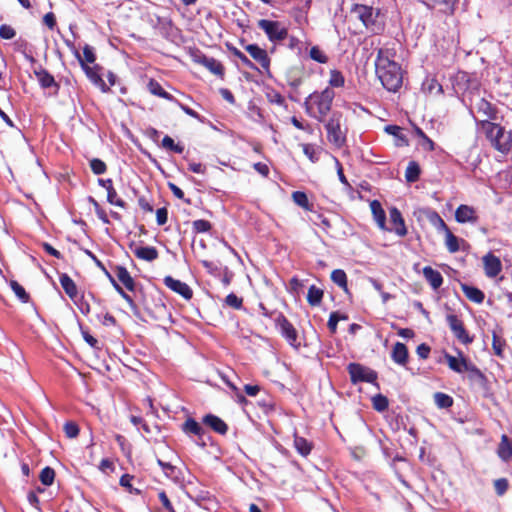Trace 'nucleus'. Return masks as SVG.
<instances>
[{"label": "nucleus", "instance_id": "nucleus-1", "mask_svg": "<svg viewBox=\"0 0 512 512\" xmlns=\"http://www.w3.org/2000/svg\"><path fill=\"white\" fill-rule=\"evenodd\" d=\"M394 57L393 49L380 48L375 61L376 74L384 88L390 92H397L403 83L402 69Z\"/></svg>", "mask_w": 512, "mask_h": 512}, {"label": "nucleus", "instance_id": "nucleus-2", "mask_svg": "<svg viewBox=\"0 0 512 512\" xmlns=\"http://www.w3.org/2000/svg\"><path fill=\"white\" fill-rule=\"evenodd\" d=\"M479 129L484 133L490 146L502 155L512 149V132L504 126L488 120L479 121Z\"/></svg>", "mask_w": 512, "mask_h": 512}, {"label": "nucleus", "instance_id": "nucleus-3", "mask_svg": "<svg viewBox=\"0 0 512 512\" xmlns=\"http://www.w3.org/2000/svg\"><path fill=\"white\" fill-rule=\"evenodd\" d=\"M354 14L365 26V28L373 34H380L385 29V17L379 8L372 6L355 4L351 9Z\"/></svg>", "mask_w": 512, "mask_h": 512}, {"label": "nucleus", "instance_id": "nucleus-4", "mask_svg": "<svg viewBox=\"0 0 512 512\" xmlns=\"http://www.w3.org/2000/svg\"><path fill=\"white\" fill-rule=\"evenodd\" d=\"M335 92L327 87L321 92H314L305 101L307 113L317 119H322L331 110Z\"/></svg>", "mask_w": 512, "mask_h": 512}, {"label": "nucleus", "instance_id": "nucleus-5", "mask_svg": "<svg viewBox=\"0 0 512 512\" xmlns=\"http://www.w3.org/2000/svg\"><path fill=\"white\" fill-rule=\"evenodd\" d=\"M470 112L479 126L480 120H494L497 117V109L480 95H473L470 99Z\"/></svg>", "mask_w": 512, "mask_h": 512}, {"label": "nucleus", "instance_id": "nucleus-6", "mask_svg": "<svg viewBox=\"0 0 512 512\" xmlns=\"http://www.w3.org/2000/svg\"><path fill=\"white\" fill-rule=\"evenodd\" d=\"M460 358L445 353L444 358L447 362L448 367L457 373L468 372L470 379H483V373L471 362H469L461 352H459Z\"/></svg>", "mask_w": 512, "mask_h": 512}, {"label": "nucleus", "instance_id": "nucleus-7", "mask_svg": "<svg viewBox=\"0 0 512 512\" xmlns=\"http://www.w3.org/2000/svg\"><path fill=\"white\" fill-rule=\"evenodd\" d=\"M327 139L336 148H342L346 143V131L342 129L341 114L333 113L325 125Z\"/></svg>", "mask_w": 512, "mask_h": 512}, {"label": "nucleus", "instance_id": "nucleus-8", "mask_svg": "<svg viewBox=\"0 0 512 512\" xmlns=\"http://www.w3.org/2000/svg\"><path fill=\"white\" fill-rule=\"evenodd\" d=\"M258 27L264 31L271 42L282 41L288 35V30L279 21L260 19L258 21Z\"/></svg>", "mask_w": 512, "mask_h": 512}, {"label": "nucleus", "instance_id": "nucleus-9", "mask_svg": "<svg viewBox=\"0 0 512 512\" xmlns=\"http://www.w3.org/2000/svg\"><path fill=\"white\" fill-rule=\"evenodd\" d=\"M352 383L366 382L374 383L377 380V373L359 363H350L347 367Z\"/></svg>", "mask_w": 512, "mask_h": 512}, {"label": "nucleus", "instance_id": "nucleus-10", "mask_svg": "<svg viewBox=\"0 0 512 512\" xmlns=\"http://www.w3.org/2000/svg\"><path fill=\"white\" fill-rule=\"evenodd\" d=\"M446 321L449 325L450 330L454 334V336L463 344H470L473 341V337L469 335L467 330L464 327V324L461 319L455 314H448L446 316Z\"/></svg>", "mask_w": 512, "mask_h": 512}, {"label": "nucleus", "instance_id": "nucleus-11", "mask_svg": "<svg viewBox=\"0 0 512 512\" xmlns=\"http://www.w3.org/2000/svg\"><path fill=\"white\" fill-rule=\"evenodd\" d=\"M245 50L265 73H270V57L265 49L257 44H249L245 46Z\"/></svg>", "mask_w": 512, "mask_h": 512}, {"label": "nucleus", "instance_id": "nucleus-12", "mask_svg": "<svg viewBox=\"0 0 512 512\" xmlns=\"http://www.w3.org/2000/svg\"><path fill=\"white\" fill-rule=\"evenodd\" d=\"M276 327L279 328L281 335L287 340V342L295 346L297 343L298 334L294 326L289 320L282 314L279 313L275 319Z\"/></svg>", "mask_w": 512, "mask_h": 512}, {"label": "nucleus", "instance_id": "nucleus-13", "mask_svg": "<svg viewBox=\"0 0 512 512\" xmlns=\"http://www.w3.org/2000/svg\"><path fill=\"white\" fill-rule=\"evenodd\" d=\"M83 71L85 72L87 78L97 86L102 92L107 93L110 91V87L106 85L105 81L102 79L101 71L102 67L98 64H93V66L82 63Z\"/></svg>", "mask_w": 512, "mask_h": 512}, {"label": "nucleus", "instance_id": "nucleus-14", "mask_svg": "<svg viewBox=\"0 0 512 512\" xmlns=\"http://www.w3.org/2000/svg\"><path fill=\"white\" fill-rule=\"evenodd\" d=\"M34 74L41 88H53L54 94H58L60 90V85L58 82H56L54 76L47 69L43 68L42 66H39L38 68L34 69Z\"/></svg>", "mask_w": 512, "mask_h": 512}, {"label": "nucleus", "instance_id": "nucleus-15", "mask_svg": "<svg viewBox=\"0 0 512 512\" xmlns=\"http://www.w3.org/2000/svg\"><path fill=\"white\" fill-rule=\"evenodd\" d=\"M163 283L170 290L179 294L186 300H190L193 296L192 289L186 283H183L180 280H176L172 276H165L163 279Z\"/></svg>", "mask_w": 512, "mask_h": 512}, {"label": "nucleus", "instance_id": "nucleus-16", "mask_svg": "<svg viewBox=\"0 0 512 512\" xmlns=\"http://www.w3.org/2000/svg\"><path fill=\"white\" fill-rule=\"evenodd\" d=\"M98 184L105 188L107 191V202L111 205L120 207V208H126V202L119 197L114 185L112 179H98Z\"/></svg>", "mask_w": 512, "mask_h": 512}, {"label": "nucleus", "instance_id": "nucleus-17", "mask_svg": "<svg viewBox=\"0 0 512 512\" xmlns=\"http://www.w3.org/2000/svg\"><path fill=\"white\" fill-rule=\"evenodd\" d=\"M485 274L489 278L496 277L502 270L500 259L492 253H488L483 257Z\"/></svg>", "mask_w": 512, "mask_h": 512}, {"label": "nucleus", "instance_id": "nucleus-18", "mask_svg": "<svg viewBox=\"0 0 512 512\" xmlns=\"http://www.w3.org/2000/svg\"><path fill=\"white\" fill-rule=\"evenodd\" d=\"M389 216L392 225L389 230L394 231L398 236L404 237L407 234V229L401 212L396 207H392Z\"/></svg>", "mask_w": 512, "mask_h": 512}, {"label": "nucleus", "instance_id": "nucleus-19", "mask_svg": "<svg viewBox=\"0 0 512 512\" xmlns=\"http://www.w3.org/2000/svg\"><path fill=\"white\" fill-rule=\"evenodd\" d=\"M391 358L396 364L405 367L409 358L406 345L401 342L395 343L391 351Z\"/></svg>", "mask_w": 512, "mask_h": 512}, {"label": "nucleus", "instance_id": "nucleus-20", "mask_svg": "<svg viewBox=\"0 0 512 512\" xmlns=\"http://www.w3.org/2000/svg\"><path fill=\"white\" fill-rule=\"evenodd\" d=\"M455 219L459 223L476 222V211L468 205H460L455 211Z\"/></svg>", "mask_w": 512, "mask_h": 512}, {"label": "nucleus", "instance_id": "nucleus-21", "mask_svg": "<svg viewBox=\"0 0 512 512\" xmlns=\"http://www.w3.org/2000/svg\"><path fill=\"white\" fill-rule=\"evenodd\" d=\"M370 209L375 222L381 230H387L386 227V213L378 200H373L370 203Z\"/></svg>", "mask_w": 512, "mask_h": 512}, {"label": "nucleus", "instance_id": "nucleus-22", "mask_svg": "<svg viewBox=\"0 0 512 512\" xmlns=\"http://www.w3.org/2000/svg\"><path fill=\"white\" fill-rule=\"evenodd\" d=\"M183 431L187 434H193L197 436L203 442V445H205L204 437L206 436V432L201 424L198 423L195 419L188 418L183 424Z\"/></svg>", "mask_w": 512, "mask_h": 512}, {"label": "nucleus", "instance_id": "nucleus-23", "mask_svg": "<svg viewBox=\"0 0 512 512\" xmlns=\"http://www.w3.org/2000/svg\"><path fill=\"white\" fill-rule=\"evenodd\" d=\"M423 276L434 290H437L443 284V277L441 273L430 266H425L423 268Z\"/></svg>", "mask_w": 512, "mask_h": 512}, {"label": "nucleus", "instance_id": "nucleus-24", "mask_svg": "<svg viewBox=\"0 0 512 512\" xmlns=\"http://www.w3.org/2000/svg\"><path fill=\"white\" fill-rule=\"evenodd\" d=\"M59 282L64 292L71 300L75 299L79 295L74 280L68 274L62 273L59 276Z\"/></svg>", "mask_w": 512, "mask_h": 512}, {"label": "nucleus", "instance_id": "nucleus-25", "mask_svg": "<svg viewBox=\"0 0 512 512\" xmlns=\"http://www.w3.org/2000/svg\"><path fill=\"white\" fill-rule=\"evenodd\" d=\"M134 255L141 260L152 262L159 256L158 250L153 246H139L133 250Z\"/></svg>", "mask_w": 512, "mask_h": 512}, {"label": "nucleus", "instance_id": "nucleus-26", "mask_svg": "<svg viewBox=\"0 0 512 512\" xmlns=\"http://www.w3.org/2000/svg\"><path fill=\"white\" fill-rule=\"evenodd\" d=\"M114 272L119 282H121L125 288L129 291L135 290V281L130 275L129 271L124 266H116Z\"/></svg>", "mask_w": 512, "mask_h": 512}, {"label": "nucleus", "instance_id": "nucleus-27", "mask_svg": "<svg viewBox=\"0 0 512 512\" xmlns=\"http://www.w3.org/2000/svg\"><path fill=\"white\" fill-rule=\"evenodd\" d=\"M456 0H425L426 5L431 9H437L439 12L451 14L454 11Z\"/></svg>", "mask_w": 512, "mask_h": 512}, {"label": "nucleus", "instance_id": "nucleus-28", "mask_svg": "<svg viewBox=\"0 0 512 512\" xmlns=\"http://www.w3.org/2000/svg\"><path fill=\"white\" fill-rule=\"evenodd\" d=\"M461 289H462V292L464 293V295L470 301L477 303V304H481L484 301L485 295L480 289H478L474 286L467 285V284H462Z\"/></svg>", "mask_w": 512, "mask_h": 512}, {"label": "nucleus", "instance_id": "nucleus-29", "mask_svg": "<svg viewBox=\"0 0 512 512\" xmlns=\"http://www.w3.org/2000/svg\"><path fill=\"white\" fill-rule=\"evenodd\" d=\"M202 423L211 428L214 432L221 435L224 434V421L221 418L213 414H207L203 417Z\"/></svg>", "mask_w": 512, "mask_h": 512}, {"label": "nucleus", "instance_id": "nucleus-30", "mask_svg": "<svg viewBox=\"0 0 512 512\" xmlns=\"http://www.w3.org/2000/svg\"><path fill=\"white\" fill-rule=\"evenodd\" d=\"M506 346V341L502 337V329L493 330L492 332V348L494 351V354L498 357H503L504 349Z\"/></svg>", "mask_w": 512, "mask_h": 512}, {"label": "nucleus", "instance_id": "nucleus-31", "mask_svg": "<svg viewBox=\"0 0 512 512\" xmlns=\"http://www.w3.org/2000/svg\"><path fill=\"white\" fill-rule=\"evenodd\" d=\"M497 453L503 461H508L512 457V442L505 434L501 436V441L498 446Z\"/></svg>", "mask_w": 512, "mask_h": 512}, {"label": "nucleus", "instance_id": "nucleus-32", "mask_svg": "<svg viewBox=\"0 0 512 512\" xmlns=\"http://www.w3.org/2000/svg\"><path fill=\"white\" fill-rule=\"evenodd\" d=\"M13 45L14 50L16 52L21 53L27 61H29L32 64L36 62V59L33 56L32 51L30 49V45L26 40L19 38L14 42Z\"/></svg>", "mask_w": 512, "mask_h": 512}, {"label": "nucleus", "instance_id": "nucleus-33", "mask_svg": "<svg viewBox=\"0 0 512 512\" xmlns=\"http://www.w3.org/2000/svg\"><path fill=\"white\" fill-rule=\"evenodd\" d=\"M147 88L149 90V92L155 96H158L160 98H163V99H166L168 101H173L175 100L173 95H171L170 93L166 92L163 87L161 86V84L151 78L148 82V85H147Z\"/></svg>", "mask_w": 512, "mask_h": 512}, {"label": "nucleus", "instance_id": "nucleus-34", "mask_svg": "<svg viewBox=\"0 0 512 512\" xmlns=\"http://www.w3.org/2000/svg\"><path fill=\"white\" fill-rule=\"evenodd\" d=\"M294 447L300 455L306 457L311 453L312 448H313V443L308 441L304 437L295 435L294 436Z\"/></svg>", "mask_w": 512, "mask_h": 512}, {"label": "nucleus", "instance_id": "nucleus-35", "mask_svg": "<svg viewBox=\"0 0 512 512\" xmlns=\"http://www.w3.org/2000/svg\"><path fill=\"white\" fill-rule=\"evenodd\" d=\"M331 280L340 287L345 293H349L347 274L342 269H335L331 272Z\"/></svg>", "mask_w": 512, "mask_h": 512}, {"label": "nucleus", "instance_id": "nucleus-36", "mask_svg": "<svg viewBox=\"0 0 512 512\" xmlns=\"http://www.w3.org/2000/svg\"><path fill=\"white\" fill-rule=\"evenodd\" d=\"M157 464L162 468L166 477L172 479L175 482L179 481L181 473L176 466L172 465L170 462H164L161 459H157Z\"/></svg>", "mask_w": 512, "mask_h": 512}, {"label": "nucleus", "instance_id": "nucleus-37", "mask_svg": "<svg viewBox=\"0 0 512 512\" xmlns=\"http://www.w3.org/2000/svg\"><path fill=\"white\" fill-rule=\"evenodd\" d=\"M75 56L78 59L80 66L82 67V63L84 64H95L96 55L94 52V48L88 44L83 47V57L79 54L78 51L75 52Z\"/></svg>", "mask_w": 512, "mask_h": 512}, {"label": "nucleus", "instance_id": "nucleus-38", "mask_svg": "<svg viewBox=\"0 0 512 512\" xmlns=\"http://www.w3.org/2000/svg\"><path fill=\"white\" fill-rule=\"evenodd\" d=\"M300 146L302 147V151L305 154V156L312 163H316L319 161L320 155L322 152L321 148L317 147L314 144H310V143H302Z\"/></svg>", "mask_w": 512, "mask_h": 512}, {"label": "nucleus", "instance_id": "nucleus-39", "mask_svg": "<svg viewBox=\"0 0 512 512\" xmlns=\"http://www.w3.org/2000/svg\"><path fill=\"white\" fill-rule=\"evenodd\" d=\"M323 296L324 291L321 288L311 285L307 293V302L313 307L319 306L322 302Z\"/></svg>", "mask_w": 512, "mask_h": 512}, {"label": "nucleus", "instance_id": "nucleus-40", "mask_svg": "<svg viewBox=\"0 0 512 512\" xmlns=\"http://www.w3.org/2000/svg\"><path fill=\"white\" fill-rule=\"evenodd\" d=\"M89 299H94V295L92 293H89L87 296H85L84 294L78 295L72 301L78 307V309L83 315H88L91 311Z\"/></svg>", "mask_w": 512, "mask_h": 512}, {"label": "nucleus", "instance_id": "nucleus-41", "mask_svg": "<svg viewBox=\"0 0 512 512\" xmlns=\"http://www.w3.org/2000/svg\"><path fill=\"white\" fill-rule=\"evenodd\" d=\"M421 169L416 161H410L405 171L406 181L409 183L416 182L420 177Z\"/></svg>", "mask_w": 512, "mask_h": 512}, {"label": "nucleus", "instance_id": "nucleus-42", "mask_svg": "<svg viewBox=\"0 0 512 512\" xmlns=\"http://www.w3.org/2000/svg\"><path fill=\"white\" fill-rule=\"evenodd\" d=\"M10 287L22 303H28L30 301V295L16 280L10 281Z\"/></svg>", "mask_w": 512, "mask_h": 512}, {"label": "nucleus", "instance_id": "nucleus-43", "mask_svg": "<svg viewBox=\"0 0 512 512\" xmlns=\"http://www.w3.org/2000/svg\"><path fill=\"white\" fill-rule=\"evenodd\" d=\"M226 306H229L236 310H245L243 307V297L237 295L234 292L229 293L226 295Z\"/></svg>", "mask_w": 512, "mask_h": 512}, {"label": "nucleus", "instance_id": "nucleus-44", "mask_svg": "<svg viewBox=\"0 0 512 512\" xmlns=\"http://www.w3.org/2000/svg\"><path fill=\"white\" fill-rule=\"evenodd\" d=\"M434 401L439 408H449L453 405V398L448 394L437 392L434 394Z\"/></svg>", "mask_w": 512, "mask_h": 512}, {"label": "nucleus", "instance_id": "nucleus-45", "mask_svg": "<svg viewBox=\"0 0 512 512\" xmlns=\"http://www.w3.org/2000/svg\"><path fill=\"white\" fill-rule=\"evenodd\" d=\"M39 479L45 486L52 485L55 479L54 469L49 466L44 467L40 472Z\"/></svg>", "mask_w": 512, "mask_h": 512}, {"label": "nucleus", "instance_id": "nucleus-46", "mask_svg": "<svg viewBox=\"0 0 512 512\" xmlns=\"http://www.w3.org/2000/svg\"><path fill=\"white\" fill-rule=\"evenodd\" d=\"M445 244L451 253H455L459 250L458 238L450 231V229L445 231Z\"/></svg>", "mask_w": 512, "mask_h": 512}, {"label": "nucleus", "instance_id": "nucleus-47", "mask_svg": "<svg viewBox=\"0 0 512 512\" xmlns=\"http://www.w3.org/2000/svg\"><path fill=\"white\" fill-rule=\"evenodd\" d=\"M345 84V78L343 74L336 69L330 71L329 85L332 88H340Z\"/></svg>", "mask_w": 512, "mask_h": 512}, {"label": "nucleus", "instance_id": "nucleus-48", "mask_svg": "<svg viewBox=\"0 0 512 512\" xmlns=\"http://www.w3.org/2000/svg\"><path fill=\"white\" fill-rule=\"evenodd\" d=\"M348 316L345 314H339L338 312H332L329 316L327 326L332 334L336 333L337 325L340 320H347Z\"/></svg>", "mask_w": 512, "mask_h": 512}, {"label": "nucleus", "instance_id": "nucleus-49", "mask_svg": "<svg viewBox=\"0 0 512 512\" xmlns=\"http://www.w3.org/2000/svg\"><path fill=\"white\" fill-rule=\"evenodd\" d=\"M373 408L378 412H383L388 408L389 402L386 396L377 394L372 398Z\"/></svg>", "mask_w": 512, "mask_h": 512}, {"label": "nucleus", "instance_id": "nucleus-50", "mask_svg": "<svg viewBox=\"0 0 512 512\" xmlns=\"http://www.w3.org/2000/svg\"><path fill=\"white\" fill-rule=\"evenodd\" d=\"M292 199L298 206L306 210H311L306 193L302 191H295L292 193Z\"/></svg>", "mask_w": 512, "mask_h": 512}, {"label": "nucleus", "instance_id": "nucleus-51", "mask_svg": "<svg viewBox=\"0 0 512 512\" xmlns=\"http://www.w3.org/2000/svg\"><path fill=\"white\" fill-rule=\"evenodd\" d=\"M133 479V476L130 475V474H123L120 478V481H119V484L126 488V490L130 493V494H136V495H139L141 493V491L135 487H133V485L131 484V481Z\"/></svg>", "mask_w": 512, "mask_h": 512}, {"label": "nucleus", "instance_id": "nucleus-52", "mask_svg": "<svg viewBox=\"0 0 512 512\" xmlns=\"http://www.w3.org/2000/svg\"><path fill=\"white\" fill-rule=\"evenodd\" d=\"M162 146L178 154H181L184 151V146L176 144L174 140L168 135L164 136V138L162 139Z\"/></svg>", "mask_w": 512, "mask_h": 512}, {"label": "nucleus", "instance_id": "nucleus-53", "mask_svg": "<svg viewBox=\"0 0 512 512\" xmlns=\"http://www.w3.org/2000/svg\"><path fill=\"white\" fill-rule=\"evenodd\" d=\"M203 64L216 75H221L223 72L222 64L213 58L203 57Z\"/></svg>", "mask_w": 512, "mask_h": 512}, {"label": "nucleus", "instance_id": "nucleus-54", "mask_svg": "<svg viewBox=\"0 0 512 512\" xmlns=\"http://www.w3.org/2000/svg\"><path fill=\"white\" fill-rule=\"evenodd\" d=\"M90 168L96 175L104 174L107 170V165L104 161L99 158H93L90 160Z\"/></svg>", "mask_w": 512, "mask_h": 512}, {"label": "nucleus", "instance_id": "nucleus-55", "mask_svg": "<svg viewBox=\"0 0 512 512\" xmlns=\"http://www.w3.org/2000/svg\"><path fill=\"white\" fill-rule=\"evenodd\" d=\"M428 218L429 221L437 228V230L445 232L449 229L444 220L440 217V215L437 212H431Z\"/></svg>", "mask_w": 512, "mask_h": 512}, {"label": "nucleus", "instance_id": "nucleus-56", "mask_svg": "<svg viewBox=\"0 0 512 512\" xmlns=\"http://www.w3.org/2000/svg\"><path fill=\"white\" fill-rule=\"evenodd\" d=\"M63 430L68 438H76L79 435V426L74 421H68L64 424Z\"/></svg>", "mask_w": 512, "mask_h": 512}, {"label": "nucleus", "instance_id": "nucleus-57", "mask_svg": "<svg viewBox=\"0 0 512 512\" xmlns=\"http://www.w3.org/2000/svg\"><path fill=\"white\" fill-rule=\"evenodd\" d=\"M309 55L311 59L321 64L327 63L328 61L327 55L318 46H313L310 49Z\"/></svg>", "mask_w": 512, "mask_h": 512}, {"label": "nucleus", "instance_id": "nucleus-58", "mask_svg": "<svg viewBox=\"0 0 512 512\" xmlns=\"http://www.w3.org/2000/svg\"><path fill=\"white\" fill-rule=\"evenodd\" d=\"M509 488V482L506 478H499L494 481V489L498 496H503Z\"/></svg>", "mask_w": 512, "mask_h": 512}, {"label": "nucleus", "instance_id": "nucleus-59", "mask_svg": "<svg viewBox=\"0 0 512 512\" xmlns=\"http://www.w3.org/2000/svg\"><path fill=\"white\" fill-rule=\"evenodd\" d=\"M422 86H423V90L428 92V93H432L435 89H437L438 93L442 92L441 85L434 78H427L423 82Z\"/></svg>", "mask_w": 512, "mask_h": 512}, {"label": "nucleus", "instance_id": "nucleus-60", "mask_svg": "<svg viewBox=\"0 0 512 512\" xmlns=\"http://www.w3.org/2000/svg\"><path fill=\"white\" fill-rule=\"evenodd\" d=\"M226 386H228L232 391V397L235 399L237 403L240 405L246 404L247 400L244 395L240 392V390L231 382L226 380Z\"/></svg>", "mask_w": 512, "mask_h": 512}, {"label": "nucleus", "instance_id": "nucleus-61", "mask_svg": "<svg viewBox=\"0 0 512 512\" xmlns=\"http://www.w3.org/2000/svg\"><path fill=\"white\" fill-rule=\"evenodd\" d=\"M16 36V30L8 24H2L0 26V38L4 40H11Z\"/></svg>", "mask_w": 512, "mask_h": 512}, {"label": "nucleus", "instance_id": "nucleus-62", "mask_svg": "<svg viewBox=\"0 0 512 512\" xmlns=\"http://www.w3.org/2000/svg\"><path fill=\"white\" fill-rule=\"evenodd\" d=\"M211 229V223L208 220L198 219L193 222V230L197 233L208 232Z\"/></svg>", "mask_w": 512, "mask_h": 512}, {"label": "nucleus", "instance_id": "nucleus-63", "mask_svg": "<svg viewBox=\"0 0 512 512\" xmlns=\"http://www.w3.org/2000/svg\"><path fill=\"white\" fill-rule=\"evenodd\" d=\"M118 293L127 302V304L129 305L131 311L133 312V314L137 316L139 314V310H138V307H137L136 303L132 299V297L130 295H128L123 290V288H119L118 289Z\"/></svg>", "mask_w": 512, "mask_h": 512}, {"label": "nucleus", "instance_id": "nucleus-64", "mask_svg": "<svg viewBox=\"0 0 512 512\" xmlns=\"http://www.w3.org/2000/svg\"><path fill=\"white\" fill-rule=\"evenodd\" d=\"M98 468L101 472H103L105 474H109V473L114 472L115 465H114L113 461H111L110 459L104 458L100 461Z\"/></svg>", "mask_w": 512, "mask_h": 512}]
</instances>
